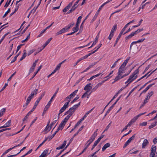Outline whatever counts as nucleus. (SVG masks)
<instances>
[{
  "mask_svg": "<svg viewBox=\"0 0 157 157\" xmlns=\"http://www.w3.org/2000/svg\"><path fill=\"white\" fill-rule=\"evenodd\" d=\"M64 101H67V102L64 104L63 107L61 109V110L60 111V112L61 113L63 111H65V110L69 106V104L71 101V100L70 99H67L66 98L64 99Z\"/></svg>",
  "mask_w": 157,
  "mask_h": 157,
  "instance_id": "obj_4",
  "label": "nucleus"
},
{
  "mask_svg": "<svg viewBox=\"0 0 157 157\" xmlns=\"http://www.w3.org/2000/svg\"><path fill=\"white\" fill-rule=\"evenodd\" d=\"M30 35V33H29L28 35V36H27V37L24 40L21 41V42L24 43V42H26V41H27V40L29 39Z\"/></svg>",
  "mask_w": 157,
  "mask_h": 157,
  "instance_id": "obj_43",
  "label": "nucleus"
},
{
  "mask_svg": "<svg viewBox=\"0 0 157 157\" xmlns=\"http://www.w3.org/2000/svg\"><path fill=\"white\" fill-rule=\"evenodd\" d=\"M97 14H98V13L95 14L94 17H93V19H92V20L91 21V22H93L95 20V19H96L97 17H98Z\"/></svg>",
  "mask_w": 157,
  "mask_h": 157,
  "instance_id": "obj_52",
  "label": "nucleus"
},
{
  "mask_svg": "<svg viewBox=\"0 0 157 157\" xmlns=\"http://www.w3.org/2000/svg\"><path fill=\"white\" fill-rule=\"evenodd\" d=\"M74 25V23H70L67 26H66L65 27L67 30L69 29L71 27H72Z\"/></svg>",
  "mask_w": 157,
  "mask_h": 157,
  "instance_id": "obj_28",
  "label": "nucleus"
},
{
  "mask_svg": "<svg viewBox=\"0 0 157 157\" xmlns=\"http://www.w3.org/2000/svg\"><path fill=\"white\" fill-rule=\"evenodd\" d=\"M74 1L75 0H74L71 2L63 10V11L64 12H66L72 6L73 3Z\"/></svg>",
  "mask_w": 157,
  "mask_h": 157,
  "instance_id": "obj_12",
  "label": "nucleus"
},
{
  "mask_svg": "<svg viewBox=\"0 0 157 157\" xmlns=\"http://www.w3.org/2000/svg\"><path fill=\"white\" fill-rule=\"evenodd\" d=\"M145 40V38H142L141 39L137 41H134L132 42L131 44L130 49L131 50L132 49V47L133 44H136L137 43H139L143 42Z\"/></svg>",
  "mask_w": 157,
  "mask_h": 157,
  "instance_id": "obj_13",
  "label": "nucleus"
},
{
  "mask_svg": "<svg viewBox=\"0 0 157 157\" xmlns=\"http://www.w3.org/2000/svg\"><path fill=\"white\" fill-rule=\"evenodd\" d=\"M59 88H58L57 89V91H56L54 93V95H53V96H52V97L51 98L50 100L49 101H50V103H51L52 102V100H53V98L55 97V96H56V95L57 93L58 92V90H59Z\"/></svg>",
  "mask_w": 157,
  "mask_h": 157,
  "instance_id": "obj_36",
  "label": "nucleus"
},
{
  "mask_svg": "<svg viewBox=\"0 0 157 157\" xmlns=\"http://www.w3.org/2000/svg\"><path fill=\"white\" fill-rule=\"evenodd\" d=\"M35 67H36L35 64L33 63L32 66L31 67V68H30V70H29V73H30L34 71Z\"/></svg>",
  "mask_w": 157,
  "mask_h": 157,
  "instance_id": "obj_35",
  "label": "nucleus"
},
{
  "mask_svg": "<svg viewBox=\"0 0 157 157\" xmlns=\"http://www.w3.org/2000/svg\"><path fill=\"white\" fill-rule=\"evenodd\" d=\"M143 30V29H137V30H136L135 32H132L130 35H129L128 36H126L125 37V38L126 39H130V38H131L132 36H134L135 35H136V34H137V33H140L141 31Z\"/></svg>",
  "mask_w": 157,
  "mask_h": 157,
  "instance_id": "obj_6",
  "label": "nucleus"
},
{
  "mask_svg": "<svg viewBox=\"0 0 157 157\" xmlns=\"http://www.w3.org/2000/svg\"><path fill=\"white\" fill-rule=\"evenodd\" d=\"M97 135V133H94L93 135L91 137L90 139H91L93 140H94L95 137H96Z\"/></svg>",
  "mask_w": 157,
  "mask_h": 157,
  "instance_id": "obj_34",
  "label": "nucleus"
},
{
  "mask_svg": "<svg viewBox=\"0 0 157 157\" xmlns=\"http://www.w3.org/2000/svg\"><path fill=\"white\" fill-rule=\"evenodd\" d=\"M23 52H24V54L23 55L21 58L20 59L21 61V60H22L23 59H24L26 56L27 53H26V50H23Z\"/></svg>",
  "mask_w": 157,
  "mask_h": 157,
  "instance_id": "obj_30",
  "label": "nucleus"
},
{
  "mask_svg": "<svg viewBox=\"0 0 157 157\" xmlns=\"http://www.w3.org/2000/svg\"><path fill=\"white\" fill-rule=\"evenodd\" d=\"M48 149H47L45 150L43 153L40 155L42 157H45L47 155L49 154L50 153H48Z\"/></svg>",
  "mask_w": 157,
  "mask_h": 157,
  "instance_id": "obj_16",
  "label": "nucleus"
},
{
  "mask_svg": "<svg viewBox=\"0 0 157 157\" xmlns=\"http://www.w3.org/2000/svg\"><path fill=\"white\" fill-rule=\"evenodd\" d=\"M120 59H119L117 60L116 61H115L113 64L112 66L111 67V68H113L115 66H116V65H117V62L118 61L120 60Z\"/></svg>",
  "mask_w": 157,
  "mask_h": 157,
  "instance_id": "obj_50",
  "label": "nucleus"
},
{
  "mask_svg": "<svg viewBox=\"0 0 157 157\" xmlns=\"http://www.w3.org/2000/svg\"><path fill=\"white\" fill-rule=\"evenodd\" d=\"M117 29V25L116 24H115L111 30L110 33H114V32L116 31V30Z\"/></svg>",
  "mask_w": 157,
  "mask_h": 157,
  "instance_id": "obj_26",
  "label": "nucleus"
},
{
  "mask_svg": "<svg viewBox=\"0 0 157 157\" xmlns=\"http://www.w3.org/2000/svg\"><path fill=\"white\" fill-rule=\"evenodd\" d=\"M121 36H119V35L118 37H117V39H116V40L115 41L114 44V47L116 46V44L117 43L118 41L119 40V39H120Z\"/></svg>",
  "mask_w": 157,
  "mask_h": 157,
  "instance_id": "obj_47",
  "label": "nucleus"
},
{
  "mask_svg": "<svg viewBox=\"0 0 157 157\" xmlns=\"http://www.w3.org/2000/svg\"><path fill=\"white\" fill-rule=\"evenodd\" d=\"M51 103H50V101H49L47 105L45 106L44 108V110L43 113H44V112H45L50 107V105L51 104Z\"/></svg>",
  "mask_w": 157,
  "mask_h": 157,
  "instance_id": "obj_24",
  "label": "nucleus"
},
{
  "mask_svg": "<svg viewBox=\"0 0 157 157\" xmlns=\"http://www.w3.org/2000/svg\"><path fill=\"white\" fill-rule=\"evenodd\" d=\"M108 79H108H105V80L102 81H101V82L98 83L96 86L99 87L100 86H101Z\"/></svg>",
  "mask_w": 157,
  "mask_h": 157,
  "instance_id": "obj_31",
  "label": "nucleus"
},
{
  "mask_svg": "<svg viewBox=\"0 0 157 157\" xmlns=\"http://www.w3.org/2000/svg\"><path fill=\"white\" fill-rule=\"evenodd\" d=\"M93 140L90 139L87 142V143H88L86 145V146L88 147L90 144L93 142Z\"/></svg>",
  "mask_w": 157,
  "mask_h": 157,
  "instance_id": "obj_45",
  "label": "nucleus"
},
{
  "mask_svg": "<svg viewBox=\"0 0 157 157\" xmlns=\"http://www.w3.org/2000/svg\"><path fill=\"white\" fill-rule=\"evenodd\" d=\"M79 98V97L78 96L76 97L74 100L71 102V103L73 104L74 103L76 100H78Z\"/></svg>",
  "mask_w": 157,
  "mask_h": 157,
  "instance_id": "obj_56",
  "label": "nucleus"
},
{
  "mask_svg": "<svg viewBox=\"0 0 157 157\" xmlns=\"http://www.w3.org/2000/svg\"><path fill=\"white\" fill-rule=\"evenodd\" d=\"M139 71V70L138 69H136L132 74L129 76V78L125 82L126 84L128 83L126 86H128V84L132 82L137 78Z\"/></svg>",
  "mask_w": 157,
  "mask_h": 157,
  "instance_id": "obj_3",
  "label": "nucleus"
},
{
  "mask_svg": "<svg viewBox=\"0 0 157 157\" xmlns=\"http://www.w3.org/2000/svg\"><path fill=\"white\" fill-rule=\"evenodd\" d=\"M96 62H94L92 63L87 68V69H89L90 68H91L93 66L95 65L96 64Z\"/></svg>",
  "mask_w": 157,
  "mask_h": 157,
  "instance_id": "obj_48",
  "label": "nucleus"
},
{
  "mask_svg": "<svg viewBox=\"0 0 157 157\" xmlns=\"http://www.w3.org/2000/svg\"><path fill=\"white\" fill-rule=\"evenodd\" d=\"M93 54V53H92V52L90 53H89L88 54L86 55L85 56L81 57L80 58H81L80 59H81L82 60L83 59H86L89 56H90V55H92Z\"/></svg>",
  "mask_w": 157,
  "mask_h": 157,
  "instance_id": "obj_29",
  "label": "nucleus"
},
{
  "mask_svg": "<svg viewBox=\"0 0 157 157\" xmlns=\"http://www.w3.org/2000/svg\"><path fill=\"white\" fill-rule=\"evenodd\" d=\"M67 30L65 27L63 28L62 29L59 30V31L57 32L56 33V35H58L64 33Z\"/></svg>",
  "mask_w": 157,
  "mask_h": 157,
  "instance_id": "obj_19",
  "label": "nucleus"
},
{
  "mask_svg": "<svg viewBox=\"0 0 157 157\" xmlns=\"http://www.w3.org/2000/svg\"><path fill=\"white\" fill-rule=\"evenodd\" d=\"M130 143L128 140H127L124 144V145L123 146V148H125L128 144Z\"/></svg>",
  "mask_w": 157,
  "mask_h": 157,
  "instance_id": "obj_60",
  "label": "nucleus"
},
{
  "mask_svg": "<svg viewBox=\"0 0 157 157\" xmlns=\"http://www.w3.org/2000/svg\"><path fill=\"white\" fill-rule=\"evenodd\" d=\"M110 146V144L109 143H107L105 144L102 148V151H104L106 149Z\"/></svg>",
  "mask_w": 157,
  "mask_h": 157,
  "instance_id": "obj_25",
  "label": "nucleus"
},
{
  "mask_svg": "<svg viewBox=\"0 0 157 157\" xmlns=\"http://www.w3.org/2000/svg\"><path fill=\"white\" fill-rule=\"evenodd\" d=\"M131 71H130L129 73L127 74H125L124 75H122V74L121 75H120L119 76H117L115 78L114 80V82H115L116 81H117L124 78V77L127 76L128 75L129 73Z\"/></svg>",
  "mask_w": 157,
  "mask_h": 157,
  "instance_id": "obj_9",
  "label": "nucleus"
},
{
  "mask_svg": "<svg viewBox=\"0 0 157 157\" xmlns=\"http://www.w3.org/2000/svg\"><path fill=\"white\" fill-rule=\"evenodd\" d=\"M155 155V153L151 152L150 155V157H154Z\"/></svg>",
  "mask_w": 157,
  "mask_h": 157,
  "instance_id": "obj_63",
  "label": "nucleus"
},
{
  "mask_svg": "<svg viewBox=\"0 0 157 157\" xmlns=\"http://www.w3.org/2000/svg\"><path fill=\"white\" fill-rule=\"evenodd\" d=\"M156 147L155 146L152 145L151 148V152L155 153Z\"/></svg>",
  "mask_w": 157,
  "mask_h": 157,
  "instance_id": "obj_33",
  "label": "nucleus"
},
{
  "mask_svg": "<svg viewBox=\"0 0 157 157\" xmlns=\"http://www.w3.org/2000/svg\"><path fill=\"white\" fill-rule=\"evenodd\" d=\"M135 136L136 135L135 134H134L128 140L130 142H131L132 140L134 139Z\"/></svg>",
  "mask_w": 157,
  "mask_h": 157,
  "instance_id": "obj_46",
  "label": "nucleus"
},
{
  "mask_svg": "<svg viewBox=\"0 0 157 157\" xmlns=\"http://www.w3.org/2000/svg\"><path fill=\"white\" fill-rule=\"evenodd\" d=\"M102 45L101 44H99L97 46V47H96L95 48H97V49L96 50H95V51L92 52V53L94 54L95 52H96L97 51V50L101 47V46Z\"/></svg>",
  "mask_w": 157,
  "mask_h": 157,
  "instance_id": "obj_38",
  "label": "nucleus"
},
{
  "mask_svg": "<svg viewBox=\"0 0 157 157\" xmlns=\"http://www.w3.org/2000/svg\"><path fill=\"white\" fill-rule=\"evenodd\" d=\"M112 0H108L106 2L104 3L102 5H101V6L100 7V8H99V9H98V10L97 11V12L95 14H97V13H98V14H97V16H98V14H99V11H100V10L101 9L103 8V7L104 6V5H106V4H107V3H108V2H110V1H111Z\"/></svg>",
  "mask_w": 157,
  "mask_h": 157,
  "instance_id": "obj_14",
  "label": "nucleus"
},
{
  "mask_svg": "<svg viewBox=\"0 0 157 157\" xmlns=\"http://www.w3.org/2000/svg\"><path fill=\"white\" fill-rule=\"evenodd\" d=\"M67 143L66 141H64L63 142V143L62 145L61 146H60L57 147L56 148L57 150H59L60 149H62L63 148V147L65 146Z\"/></svg>",
  "mask_w": 157,
  "mask_h": 157,
  "instance_id": "obj_22",
  "label": "nucleus"
},
{
  "mask_svg": "<svg viewBox=\"0 0 157 157\" xmlns=\"http://www.w3.org/2000/svg\"><path fill=\"white\" fill-rule=\"evenodd\" d=\"M61 67V66L59 64L57 65V66H56V68H55V70L56 71H57L58 70H59L60 67Z\"/></svg>",
  "mask_w": 157,
  "mask_h": 157,
  "instance_id": "obj_59",
  "label": "nucleus"
},
{
  "mask_svg": "<svg viewBox=\"0 0 157 157\" xmlns=\"http://www.w3.org/2000/svg\"><path fill=\"white\" fill-rule=\"evenodd\" d=\"M99 33H98L97 36H96L95 38V40H94V41L93 42L92 45L90 47H89L88 48H91L93 46H94V45H95L96 43L98 42V39L99 38Z\"/></svg>",
  "mask_w": 157,
  "mask_h": 157,
  "instance_id": "obj_20",
  "label": "nucleus"
},
{
  "mask_svg": "<svg viewBox=\"0 0 157 157\" xmlns=\"http://www.w3.org/2000/svg\"><path fill=\"white\" fill-rule=\"evenodd\" d=\"M111 123H112V122L111 121L110 123L106 126L105 130L103 132V133L105 131H107L108 130V129H109V127H110V124H111Z\"/></svg>",
  "mask_w": 157,
  "mask_h": 157,
  "instance_id": "obj_57",
  "label": "nucleus"
},
{
  "mask_svg": "<svg viewBox=\"0 0 157 157\" xmlns=\"http://www.w3.org/2000/svg\"><path fill=\"white\" fill-rule=\"evenodd\" d=\"M84 127V126L83 125L79 128L77 132L74 135L73 137H74L75 136H76L78 134V133Z\"/></svg>",
  "mask_w": 157,
  "mask_h": 157,
  "instance_id": "obj_32",
  "label": "nucleus"
},
{
  "mask_svg": "<svg viewBox=\"0 0 157 157\" xmlns=\"http://www.w3.org/2000/svg\"><path fill=\"white\" fill-rule=\"evenodd\" d=\"M15 148V147H12V148H10L9 149H8V150H6L3 154V155H4L7 153L9 151H11V150H12V149H13Z\"/></svg>",
  "mask_w": 157,
  "mask_h": 157,
  "instance_id": "obj_42",
  "label": "nucleus"
},
{
  "mask_svg": "<svg viewBox=\"0 0 157 157\" xmlns=\"http://www.w3.org/2000/svg\"><path fill=\"white\" fill-rule=\"evenodd\" d=\"M101 74V73H99L98 74H97L96 75H94L90 77L89 79H88V80H91L94 78L100 75Z\"/></svg>",
  "mask_w": 157,
  "mask_h": 157,
  "instance_id": "obj_37",
  "label": "nucleus"
},
{
  "mask_svg": "<svg viewBox=\"0 0 157 157\" xmlns=\"http://www.w3.org/2000/svg\"><path fill=\"white\" fill-rule=\"evenodd\" d=\"M36 50V49H32L31 50H30L28 52V56L30 55V54H31L33 52H34Z\"/></svg>",
  "mask_w": 157,
  "mask_h": 157,
  "instance_id": "obj_61",
  "label": "nucleus"
},
{
  "mask_svg": "<svg viewBox=\"0 0 157 157\" xmlns=\"http://www.w3.org/2000/svg\"><path fill=\"white\" fill-rule=\"evenodd\" d=\"M114 33H110V35L108 37V39L110 40H111L113 36Z\"/></svg>",
  "mask_w": 157,
  "mask_h": 157,
  "instance_id": "obj_62",
  "label": "nucleus"
},
{
  "mask_svg": "<svg viewBox=\"0 0 157 157\" xmlns=\"http://www.w3.org/2000/svg\"><path fill=\"white\" fill-rule=\"evenodd\" d=\"M11 125V120H10L6 123L3 126L0 127V128L8 127H10Z\"/></svg>",
  "mask_w": 157,
  "mask_h": 157,
  "instance_id": "obj_15",
  "label": "nucleus"
},
{
  "mask_svg": "<svg viewBox=\"0 0 157 157\" xmlns=\"http://www.w3.org/2000/svg\"><path fill=\"white\" fill-rule=\"evenodd\" d=\"M130 58V57H128L121 64L118 69L117 76L120 75L125 72L126 69L125 67Z\"/></svg>",
  "mask_w": 157,
  "mask_h": 157,
  "instance_id": "obj_2",
  "label": "nucleus"
},
{
  "mask_svg": "<svg viewBox=\"0 0 157 157\" xmlns=\"http://www.w3.org/2000/svg\"><path fill=\"white\" fill-rule=\"evenodd\" d=\"M10 12V8H9L7 11L5 13V14L3 16V18H4L7 15V14H8Z\"/></svg>",
  "mask_w": 157,
  "mask_h": 157,
  "instance_id": "obj_53",
  "label": "nucleus"
},
{
  "mask_svg": "<svg viewBox=\"0 0 157 157\" xmlns=\"http://www.w3.org/2000/svg\"><path fill=\"white\" fill-rule=\"evenodd\" d=\"M80 102L76 105H73L72 107L71 108L69 109L67 112H66L64 114V115H67L65 117L64 119L66 120H68L70 117L74 113L76 109L78 107L80 104Z\"/></svg>",
  "mask_w": 157,
  "mask_h": 157,
  "instance_id": "obj_1",
  "label": "nucleus"
},
{
  "mask_svg": "<svg viewBox=\"0 0 157 157\" xmlns=\"http://www.w3.org/2000/svg\"><path fill=\"white\" fill-rule=\"evenodd\" d=\"M50 121H49L48 124L47 125V126H46L44 130L45 131H47V132H49L50 131V130L51 129V127H50L49 126V123H50Z\"/></svg>",
  "mask_w": 157,
  "mask_h": 157,
  "instance_id": "obj_27",
  "label": "nucleus"
},
{
  "mask_svg": "<svg viewBox=\"0 0 157 157\" xmlns=\"http://www.w3.org/2000/svg\"><path fill=\"white\" fill-rule=\"evenodd\" d=\"M30 101H28V99H27L26 101V103L25 105H23V107L25 108V109L27 106V105H28L29 103L30 102Z\"/></svg>",
  "mask_w": 157,
  "mask_h": 157,
  "instance_id": "obj_58",
  "label": "nucleus"
},
{
  "mask_svg": "<svg viewBox=\"0 0 157 157\" xmlns=\"http://www.w3.org/2000/svg\"><path fill=\"white\" fill-rule=\"evenodd\" d=\"M148 143L149 142L147 139L144 140L142 144V148H145L146 146L148 144Z\"/></svg>",
  "mask_w": 157,
  "mask_h": 157,
  "instance_id": "obj_18",
  "label": "nucleus"
},
{
  "mask_svg": "<svg viewBox=\"0 0 157 157\" xmlns=\"http://www.w3.org/2000/svg\"><path fill=\"white\" fill-rule=\"evenodd\" d=\"M78 91V90H77L74 91L73 93L71 94L70 95H68L67 97H66V99H71L74 97L77 94Z\"/></svg>",
  "mask_w": 157,
  "mask_h": 157,
  "instance_id": "obj_11",
  "label": "nucleus"
},
{
  "mask_svg": "<svg viewBox=\"0 0 157 157\" xmlns=\"http://www.w3.org/2000/svg\"><path fill=\"white\" fill-rule=\"evenodd\" d=\"M90 43L88 44H87L86 45H85V46H80V47H79L76 48H75L74 49L75 50H76V49H78V48H84L85 47H86L90 45Z\"/></svg>",
  "mask_w": 157,
  "mask_h": 157,
  "instance_id": "obj_51",
  "label": "nucleus"
},
{
  "mask_svg": "<svg viewBox=\"0 0 157 157\" xmlns=\"http://www.w3.org/2000/svg\"><path fill=\"white\" fill-rule=\"evenodd\" d=\"M146 112H144V113H140L138 115L136 116H135L134 117H133L129 122L128 123V125H131L132 124L134 123L138 119V118L141 116L144 115V114Z\"/></svg>",
  "mask_w": 157,
  "mask_h": 157,
  "instance_id": "obj_5",
  "label": "nucleus"
},
{
  "mask_svg": "<svg viewBox=\"0 0 157 157\" xmlns=\"http://www.w3.org/2000/svg\"><path fill=\"white\" fill-rule=\"evenodd\" d=\"M89 92L87 91H86V92L84 93L83 94L81 98H83L87 97V98H89V97L91 93L92 92V91H91L89 93Z\"/></svg>",
  "mask_w": 157,
  "mask_h": 157,
  "instance_id": "obj_17",
  "label": "nucleus"
},
{
  "mask_svg": "<svg viewBox=\"0 0 157 157\" xmlns=\"http://www.w3.org/2000/svg\"><path fill=\"white\" fill-rule=\"evenodd\" d=\"M67 121V120H66L65 119H64L61 122V123L59 124L57 129L58 131H59V130H62Z\"/></svg>",
  "mask_w": 157,
  "mask_h": 157,
  "instance_id": "obj_8",
  "label": "nucleus"
},
{
  "mask_svg": "<svg viewBox=\"0 0 157 157\" xmlns=\"http://www.w3.org/2000/svg\"><path fill=\"white\" fill-rule=\"evenodd\" d=\"M153 142L154 144L157 143V137L154 138L153 140Z\"/></svg>",
  "mask_w": 157,
  "mask_h": 157,
  "instance_id": "obj_64",
  "label": "nucleus"
},
{
  "mask_svg": "<svg viewBox=\"0 0 157 157\" xmlns=\"http://www.w3.org/2000/svg\"><path fill=\"white\" fill-rule=\"evenodd\" d=\"M76 6V5H75V4H74V6L72 7L71 10L72 12L74 11L75 10V9L77 8V6Z\"/></svg>",
  "mask_w": 157,
  "mask_h": 157,
  "instance_id": "obj_54",
  "label": "nucleus"
},
{
  "mask_svg": "<svg viewBox=\"0 0 157 157\" xmlns=\"http://www.w3.org/2000/svg\"><path fill=\"white\" fill-rule=\"evenodd\" d=\"M153 94V92L151 91L150 93H148L147 94V95L146 97L147 98H148L149 99L150 97Z\"/></svg>",
  "mask_w": 157,
  "mask_h": 157,
  "instance_id": "obj_41",
  "label": "nucleus"
},
{
  "mask_svg": "<svg viewBox=\"0 0 157 157\" xmlns=\"http://www.w3.org/2000/svg\"><path fill=\"white\" fill-rule=\"evenodd\" d=\"M156 125H157V120L156 121H155V122H154L153 123H152L150 125V126L148 128L149 129H150L156 126Z\"/></svg>",
  "mask_w": 157,
  "mask_h": 157,
  "instance_id": "obj_23",
  "label": "nucleus"
},
{
  "mask_svg": "<svg viewBox=\"0 0 157 157\" xmlns=\"http://www.w3.org/2000/svg\"><path fill=\"white\" fill-rule=\"evenodd\" d=\"M78 28L77 27H76V26L73 28L72 29V30H73L74 32H73L74 33L75 32H76L78 31Z\"/></svg>",
  "mask_w": 157,
  "mask_h": 157,
  "instance_id": "obj_49",
  "label": "nucleus"
},
{
  "mask_svg": "<svg viewBox=\"0 0 157 157\" xmlns=\"http://www.w3.org/2000/svg\"><path fill=\"white\" fill-rule=\"evenodd\" d=\"M74 137H72L71 138V139H70V141H69V143L67 145V146H66V147H65V149H66L67 147L73 141V138Z\"/></svg>",
  "mask_w": 157,
  "mask_h": 157,
  "instance_id": "obj_55",
  "label": "nucleus"
},
{
  "mask_svg": "<svg viewBox=\"0 0 157 157\" xmlns=\"http://www.w3.org/2000/svg\"><path fill=\"white\" fill-rule=\"evenodd\" d=\"M38 90L37 89H35L33 91L31 92V94L27 99H28V101H31V99L34 96L37 94Z\"/></svg>",
  "mask_w": 157,
  "mask_h": 157,
  "instance_id": "obj_7",
  "label": "nucleus"
},
{
  "mask_svg": "<svg viewBox=\"0 0 157 157\" xmlns=\"http://www.w3.org/2000/svg\"><path fill=\"white\" fill-rule=\"evenodd\" d=\"M42 67V65H40L39 66V67H38V69L37 70V71L34 73V75L33 76V77L32 78H33L36 75V74L38 72V71L40 70L41 69Z\"/></svg>",
  "mask_w": 157,
  "mask_h": 157,
  "instance_id": "obj_40",
  "label": "nucleus"
},
{
  "mask_svg": "<svg viewBox=\"0 0 157 157\" xmlns=\"http://www.w3.org/2000/svg\"><path fill=\"white\" fill-rule=\"evenodd\" d=\"M155 84V83H153L151 84H150L141 93L140 95L142 93H145L151 86H152L153 85Z\"/></svg>",
  "mask_w": 157,
  "mask_h": 157,
  "instance_id": "obj_21",
  "label": "nucleus"
},
{
  "mask_svg": "<svg viewBox=\"0 0 157 157\" xmlns=\"http://www.w3.org/2000/svg\"><path fill=\"white\" fill-rule=\"evenodd\" d=\"M94 108H93L89 111L87 112L83 116V117L86 118V117L87 116V115L93 110Z\"/></svg>",
  "mask_w": 157,
  "mask_h": 157,
  "instance_id": "obj_39",
  "label": "nucleus"
},
{
  "mask_svg": "<svg viewBox=\"0 0 157 157\" xmlns=\"http://www.w3.org/2000/svg\"><path fill=\"white\" fill-rule=\"evenodd\" d=\"M93 140L90 139L87 142V143H88L86 145V146L88 147L90 144L93 142Z\"/></svg>",
  "mask_w": 157,
  "mask_h": 157,
  "instance_id": "obj_44",
  "label": "nucleus"
},
{
  "mask_svg": "<svg viewBox=\"0 0 157 157\" xmlns=\"http://www.w3.org/2000/svg\"><path fill=\"white\" fill-rule=\"evenodd\" d=\"M92 86L91 83L87 84L84 87V90L88 92H89L92 89Z\"/></svg>",
  "mask_w": 157,
  "mask_h": 157,
  "instance_id": "obj_10",
  "label": "nucleus"
}]
</instances>
